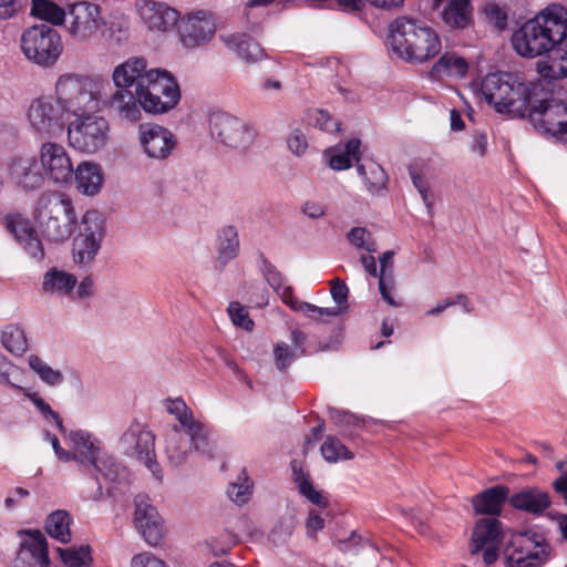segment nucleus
<instances>
[{
    "label": "nucleus",
    "instance_id": "obj_39",
    "mask_svg": "<svg viewBox=\"0 0 567 567\" xmlns=\"http://www.w3.org/2000/svg\"><path fill=\"white\" fill-rule=\"evenodd\" d=\"M70 445L75 451L80 461L92 463L99 455V447L93 442L91 434L85 431H72L69 435Z\"/></svg>",
    "mask_w": 567,
    "mask_h": 567
},
{
    "label": "nucleus",
    "instance_id": "obj_49",
    "mask_svg": "<svg viewBox=\"0 0 567 567\" xmlns=\"http://www.w3.org/2000/svg\"><path fill=\"white\" fill-rule=\"evenodd\" d=\"M348 241L357 249H363L368 252L378 250L377 243L371 238L370 231L364 227H353L347 234Z\"/></svg>",
    "mask_w": 567,
    "mask_h": 567
},
{
    "label": "nucleus",
    "instance_id": "obj_7",
    "mask_svg": "<svg viewBox=\"0 0 567 567\" xmlns=\"http://www.w3.org/2000/svg\"><path fill=\"white\" fill-rule=\"evenodd\" d=\"M152 76L144 82L135 97L137 110L150 114H164L173 110L181 100V90L175 78L165 70L151 69Z\"/></svg>",
    "mask_w": 567,
    "mask_h": 567
},
{
    "label": "nucleus",
    "instance_id": "obj_42",
    "mask_svg": "<svg viewBox=\"0 0 567 567\" xmlns=\"http://www.w3.org/2000/svg\"><path fill=\"white\" fill-rule=\"evenodd\" d=\"M3 347L14 355H22L28 349V341L23 329L10 326L2 332Z\"/></svg>",
    "mask_w": 567,
    "mask_h": 567
},
{
    "label": "nucleus",
    "instance_id": "obj_16",
    "mask_svg": "<svg viewBox=\"0 0 567 567\" xmlns=\"http://www.w3.org/2000/svg\"><path fill=\"white\" fill-rule=\"evenodd\" d=\"M549 557V546L543 539L520 535L505 554V567H542Z\"/></svg>",
    "mask_w": 567,
    "mask_h": 567
},
{
    "label": "nucleus",
    "instance_id": "obj_58",
    "mask_svg": "<svg viewBox=\"0 0 567 567\" xmlns=\"http://www.w3.org/2000/svg\"><path fill=\"white\" fill-rule=\"evenodd\" d=\"M275 363L279 371H285L295 359L293 352L285 343L277 344L274 349Z\"/></svg>",
    "mask_w": 567,
    "mask_h": 567
},
{
    "label": "nucleus",
    "instance_id": "obj_40",
    "mask_svg": "<svg viewBox=\"0 0 567 567\" xmlns=\"http://www.w3.org/2000/svg\"><path fill=\"white\" fill-rule=\"evenodd\" d=\"M31 14L55 25L62 24L66 17L65 11L50 0H32Z\"/></svg>",
    "mask_w": 567,
    "mask_h": 567
},
{
    "label": "nucleus",
    "instance_id": "obj_64",
    "mask_svg": "<svg viewBox=\"0 0 567 567\" xmlns=\"http://www.w3.org/2000/svg\"><path fill=\"white\" fill-rule=\"evenodd\" d=\"M323 527L324 519L315 511H310L306 522L308 536L312 537L318 530H321Z\"/></svg>",
    "mask_w": 567,
    "mask_h": 567
},
{
    "label": "nucleus",
    "instance_id": "obj_31",
    "mask_svg": "<svg viewBox=\"0 0 567 567\" xmlns=\"http://www.w3.org/2000/svg\"><path fill=\"white\" fill-rule=\"evenodd\" d=\"M192 447L194 444L190 437H184L179 426L174 425L166 436L165 453L169 463L174 466L185 463Z\"/></svg>",
    "mask_w": 567,
    "mask_h": 567
},
{
    "label": "nucleus",
    "instance_id": "obj_33",
    "mask_svg": "<svg viewBox=\"0 0 567 567\" xmlns=\"http://www.w3.org/2000/svg\"><path fill=\"white\" fill-rule=\"evenodd\" d=\"M78 284L74 275L52 268L43 276L42 289L47 293L58 296H69Z\"/></svg>",
    "mask_w": 567,
    "mask_h": 567
},
{
    "label": "nucleus",
    "instance_id": "obj_32",
    "mask_svg": "<svg viewBox=\"0 0 567 567\" xmlns=\"http://www.w3.org/2000/svg\"><path fill=\"white\" fill-rule=\"evenodd\" d=\"M357 172L363 178L370 194L379 195L386 189L388 175L377 162L367 159L357 165Z\"/></svg>",
    "mask_w": 567,
    "mask_h": 567
},
{
    "label": "nucleus",
    "instance_id": "obj_56",
    "mask_svg": "<svg viewBox=\"0 0 567 567\" xmlns=\"http://www.w3.org/2000/svg\"><path fill=\"white\" fill-rule=\"evenodd\" d=\"M330 293L332 299L336 301V303L339 307H334L337 310H339V315L342 310L347 308V301H348V287L346 282L339 278H336L331 281V288Z\"/></svg>",
    "mask_w": 567,
    "mask_h": 567
},
{
    "label": "nucleus",
    "instance_id": "obj_43",
    "mask_svg": "<svg viewBox=\"0 0 567 567\" xmlns=\"http://www.w3.org/2000/svg\"><path fill=\"white\" fill-rule=\"evenodd\" d=\"M56 551L66 567H82L92 561L91 547L89 545H82L78 548L58 547Z\"/></svg>",
    "mask_w": 567,
    "mask_h": 567
},
{
    "label": "nucleus",
    "instance_id": "obj_44",
    "mask_svg": "<svg viewBox=\"0 0 567 567\" xmlns=\"http://www.w3.org/2000/svg\"><path fill=\"white\" fill-rule=\"evenodd\" d=\"M321 454L327 462L336 463L340 460H352L353 453L334 436H327L321 446Z\"/></svg>",
    "mask_w": 567,
    "mask_h": 567
},
{
    "label": "nucleus",
    "instance_id": "obj_2",
    "mask_svg": "<svg viewBox=\"0 0 567 567\" xmlns=\"http://www.w3.org/2000/svg\"><path fill=\"white\" fill-rule=\"evenodd\" d=\"M542 91L540 83L525 82L507 72L488 73L481 81L482 97L495 112L525 118Z\"/></svg>",
    "mask_w": 567,
    "mask_h": 567
},
{
    "label": "nucleus",
    "instance_id": "obj_30",
    "mask_svg": "<svg viewBox=\"0 0 567 567\" xmlns=\"http://www.w3.org/2000/svg\"><path fill=\"white\" fill-rule=\"evenodd\" d=\"M360 145V140L351 138L343 146L339 145L327 150L324 156L329 161V166L334 171H342L349 168L352 161L359 162Z\"/></svg>",
    "mask_w": 567,
    "mask_h": 567
},
{
    "label": "nucleus",
    "instance_id": "obj_61",
    "mask_svg": "<svg viewBox=\"0 0 567 567\" xmlns=\"http://www.w3.org/2000/svg\"><path fill=\"white\" fill-rule=\"evenodd\" d=\"M132 567H168L166 563L152 553H142L135 555L131 561Z\"/></svg>",
    "mask_w": 567,
    "mask_h": 567
},
{
    "label": "nucleus",
    "instance_id": "obj_14",
    "mask_svg": "<svg viewBox=\"0 0 567 567\" xmlns=\"http://www.w3.org/2000/svg\"><path fill=\"white\" fill-rule=\"evenodd\" d=\"M28 118L38 135L53 137L63 133L69 117L52 97H38L29 106Z\"/></svg>",
    "mask_w": 567,
    "mask_h": 567
},
{
    "label": "nucleus",
    "instance_id": "obj_60",
    "mask_svg": "<svg viewBox=\"0 0 567 567\" xmlns=\"http://www.w3.org/2000/svg\"><path fill=\"white\" fill-rule=\"evenodd\" d=\"M288 147L297 156H300L306 152L308 143L305 134L300 130L296 128L290 133L288 137Z\"/></svg>",
    "mask_w": 567,
    "mask_h": 567
},
{
    "label": "nucleus",
    "instance_id": "obj_48",
    "mask_svg": "<svg viewBox=\"0 0 567 567\" xmlns=\"http://www.w3.org/2000/svg\"><path fill=\"white\" fill-rule=\"evenodd\" d=\"M29 365L33 371H35L39 374L43 382L50 385L60 384L63 380V375L59 370H53L38 355H31L29 358Z\"/></svg>",
    "mask_w": 567,
    "mask_h": 567
},
{
    "label": "nucleus",
    "instance_id": "obj_45",
    "mask_svg": "<svg viewBox=\"0 0 567 567\" xmlns=\"http://www.w3.org/2000/svg\"><path fill=\"white\" fill-rule=\"evenodd\" d=\"M307 123L323 132H339L341 123L334 120L329 112L320 109L310 110L307 113Z\"/></svg>",
    "mask_w": 567,
    "mask_h": 567
},
{
    "label": "nucleus",
    "instance_id": "obj_3",
    "mask_svg": "<svg viewBox=\"0 0 567 567\" xmlns=\"http://www.w3.org/2000/svg\"><path fill=\"white\" fill-rule=\"evenodd\" d=\"M389 44L398 58L416 64L433 59L442 49L434 29L408 17H399L390 23Z\"/></svg>",
    "mask_w": 567,
    "mask_h": 567
},
{
    "label": "nucleus",
    "instance_id": "obj_52",
    "mask_svg": "<svg viewBox=\"0 0 567 567\" xmlns=\"http://www.w3.org/2000/svg\"><path fill=\"white\" fill-rule=\"evenodd\" d=\"M486 20L497 29L504 30L507 27V14L496 2H486L482 7Z\"/></svg>",
    "mask_w": 567,
    "mask_h": 567
},
{
    "label": "nucleus",
    "instance_id": "obj_50",
    "mask_svg": "<svg viewBox=\"0 0 567 567\" xmlns=\"http://www.w3.org/2000/svg\"><path fill=\"white\" fill-rule=\"evenodd\" d=\"M261 271L266 281L276 292H280V290L287 286L286 278L277 269V267L274 266L270 261H268L264 256H261Z\"/></svg>",
    "mask_w": 567,
    "mask_h": 567
},
{
    "label": "nucleus",
    "instance_id": "obj_62",
    "mask_svg": "<svg viewBox=\"0 0 567 567\" xmlns=\"http://www.w3.org/2000/svg\"><path fill=\"white\" fill-rule=\"evenodd\" d=\"M394 287V278L392 270H390L389 276H379V290L382 296V299L386 301L390 306H399L398 302L393 299L391 295V290Z\"/></svg>",
    "mask_w": 567,
    "mask_h": 567
},
{
    "label": "nucleus",
    "instance_id": "obj_41",
    "mask_svg": "<svg viewBox=\"0 0 567 567\" xmlns=\"http://www.w3.org/2000/svg\"><path fill=\"white\" fill-rule=\"evenodd\" d=\"M2 225L19 244L31 236L34 231L30 220L19 213L7 214L2 219Z\"/></svg>",
    "mask_w": 567,
    "mask_h": 567
},
{
    "label": "nucleus",
    "instance_id": "obj_5",
    "mask_svg": "<svg viewBox=\"0 0 567 567\" xmlns=\"http://www.w3.org/2000/svg\"><path fill=\"white\" fill-rule=\"evenodd\" d=\"M35 219L42 235L54 243L69 239L78 221L73 202L63 193L42 195L37 204Z\"/></svg>",
    "mask_w": 567,
    "mask_h": 567
},
{
    "label": "nucleus",
    "instance_id": "obj_18",
    "mask_svg": "<svg viewBox=\"0 0 567 567\" xmlns=\"http://www.w3.org/2000/svg\"><path fill=\"white\" fill-rule=\"evenodd\" d=\"M166 411L174 415L179 422V429L184 430L186 435L190 437L194 449L207 455L213 456V450L208 441V431L203 423L194 417L192 410L182 399H168L164 402Z\"/></svg>",
    "mask_w": 567,
    "mask_h": 567
},
{
    "label": "nucleus",
    "instance_id": "obj_9",
    "mask_svg": "<svg viewBox=\"0 0 567 567\" xmlns=\"http://www.w3.org/2000/svg\"><path fill=\"white\" fill-rule=\"evenodd\" d=\"M536 131L567 141V104L540 91L526 116Z\"/></svg>",
    "mask_w": 567,
    "mask_h": 567
},
{
    "label": "nucleus",
    "instance_id": "obj_46",
    "mask_svg": "<svg viewBox=\"0 0 567 567\" xmlns=\"http://www.w3.org/2000/svg\"><path fill=\"white\" fill-rule=\"evenodd\" d=\"M105 478L116 481L123 476L125 468L113 456H96L91 463Z\"/></svg>",
    "mask_w": 567,
    "mask_h": 567
},
{
    "label": "nucleus",
    "instance_id": "obj_21",
    "mask_svg": "<svg viewBox=\"0 0 567 567\" xmlns=\"http://www.w3.org/2000/svg\"><path fill=\"white\" fill-rule=\"evenodd\" d=\"M181 41L186 48H197L208 43L215 34V23L204 12H197L179 22Z\"/></svg>",
    "mask_w": 567,
    "mask_h": 567
},
{
    "label": "nucleus",
    "instance_id": "obj_28",
    "mask_svg": "<svg viewBox=\"0 0 567 567\" xmlns=\"http://www.w3.org/2000/svg\"><path fill=\"white\" fill-rule=\"evenodd\" d=\"M509 494V488L504 485L491 487L472 499L474 509L480 514L497 515Z\"/></svg>",
    "mask_w": 567,
    "mask_h": 567
},
{
    "label": "nucleus",
    "instance_id": "obj_4",
    "mask_svg": "<svg viewBox=\"0 0 567 567\" xmlns=\"http://www.w3.org/2000/svg\"><path fill=\"white\" fill-rule=\"evenodd\" d=\"M148 76H152L151 69L147 68L146 59L142 56L128 58L116 65L112 73L116 91L107 101L109 109L122 120L138 121L141 112L137 110L135 97Z\"/></svg>",
    "mask_w": 567,
    "mask_h": 567
},
{
    "label": "nucleus",
    "instance_id": "obj_1",
    "mask_svg": "<svg viewBox=\"0 0 567 567\" xmlns=\"http://www.w3.org/2000/svg\"><path fill=\"white\" fill-rule=\"evenodd\" d=\"M567 39V9L550 3L527 20L512 37L515 51L524 58L551 52Z\"/></svg>",
    "mask_w": 567,
    "mask_h": 567
},
{
    "label": "nucleus",
    "instance_id": "obj_51",
    "mask_svg": "<svg viewBox=\"0 0 567 567\" xmlns=\"http://www.w3.org/2000/svg\"><path fill=\"white\" fill-rule=\"evenodd\" d=\"M537 71L539 75L547 81L567 76V66L563 65L556 58L551 62H538Z\"/></svg>",
    "mask_w": 567,
    "mask_h": 567
},
{
    "label": "nucleus",
    "instance_id": "obj_20",
    "mask_svg": "<svg viewBox=\"0 0 567 567\" xmlns=\"http://www.w3.org/2000/svg\"><path fill=\"white\" fill-rule=\"evenodd\" d=\"M138 142L144 154L155 161L166 159L177 146L174 134L168 128L157 124H141Z\"/></svg>",
    "mask_w": 567,
    "mask_h": 567
},
{
    "label": "nucleus",
    "instance_id": "obj_34",
    "mask_svg": "<svg viewBox=\"0 0 567 567\" xmlns=\"http://www.w3.org/2000/svg\"><path fill=\"white\" fill-rule=\"evenodd\" d=\"M471 0H450L441 13L443 22L451 29H465L472 21Z\"/></svg>",
    "mask_w": 567,
    "mask_h": 567
},
{
    "label": "nucleus",
    "instance_id": "obj_37",
    "mask_svg": "<svg viewBox=\"0 0 567 567\" xmlns=\"http://www.w3.org/2000/svg\"><path fill=\"white\" fill-rule=\"evenodd\" d=\"M71 518L65 511H55L50 514L45 520V532L62 544L71 542L70 532Z\"/></svg>",
    "mask_w": 567,
    "mask_h": 567
},
{
    "label": "nucleus",
    "instance_id": "obj_17",
    "mask_svg": "<svg viewBox=\"0 0 567 567\" xmlns=\"http://www.w3.org/2000/svg\"><path fill=\"white\" fill-rule=\"evenodd\" d=\"M504 538L502 523L495 517H485L477 520L472 538L471 554L483 551V560L492 565L497 560L499 546Z\"/></svg>",
    "mask_w": 567,
    "mask_h": 567
},
{
    "label": "nucleus",
    "instance_id": "obj_57",
    "mask_svg": "<svg viewBox=\"0 0 567 567\" xmlns=\"http://www.w3.org/2000/svg\"><path fill=\"white\" fill-rule=\"evenodd\" d=\"M20 245L34 260L40 261L44 258V248L35 231H33L32 235L25 238Z\"/></svg>",
    "mask_w": 567,
    "mask_h": 567
},
{
    "label": "nucleus",
    "instance_id": "obj_35",
    "mask_svg": "<svg viewBox=\"0 0 567 567\" xmlns=\"http://www.w3.org/2000/svg\"><path fill=\"white\" fill-rule=\"evenodd\" d=\"M217 261L225 267L230 260L235 259L239 252L238 231L234 226H225L218 230L217 240Z\"/></svg>",
    "mask_w": 567,
    "mask_h": 567
},
{
    "label": "nucleus",
    "instance_id": "obj_25",
    "mask_svg": "<svg viewBox=\"0 0 567 567\" xmlns=\"http://www.w3.org/2000/svg\"><path fill=\"white\" fill-rule=\"evenodd\" d=\"M509 504L519 511L542 514L550 506L549 495L537 487H528L509 497Z\"/></svg>",
    "mask_w": 567,
    "mask_h": 567
},
{
    "label": "nucleus",
    "instance_id": "obj_55",
    "mask_svg": "<svg viewBox=\"0 0 567 567\" xmlns=\"http://www.w3.org/2000/svg\"><path fill=\"white\" fill-rule=\"evenodd\" d=\"M330 419L343 431H350L351 427L360 425V419L347 411L329 409Z\"/></svg>",
    "mask_w": 567,
    "mask_h": 567
},
{
    "label": "nucleus",
    "instance_id": "obj_26",
    "mask_svg": "<svg viewBox=\"0 0 567 567\" xmlns=\"http://www.w3.org/2000/svg\"><path fill=\"white\" fill-rule=\"evenodd\" d=\"M225 45L237 53L247 63H255L264 58V50L258 42L245 33H233L220 37Z\"/></svg>",
    "mask_w": 567,
    "mask_h": 567
},
{
    "label": "nucleus",
    "instance_id": "obj_53",
    "mask_svg": "<svg viewBox=\"0 0 567 567\" xmlns=\"http://www.w3.org/2000/svg\"><path fill=\"white\" fill-rule=\"evenodd\" d=\"M27 396L38 408V410L47 420H53L55 422L61 433L64 434L66 432L59 414L55 411H53L51 406L42 398H40L37 393H27Z\"/></svg>",
    "mask_w": 567,
    "mask_h": 567
},
{
    "label": "nucleus",
    "instance_id": "obj_6",
    "mask_svg": "<svg viewBox=\"0 0 567 567\" xmlns=\"http://www.w3.org/2000/svg\"><path fill=\"white\" fill-rule=\"evenodd\" d=\"M96 89V84L86 76L63 74L55 84V101L68 117L91 114L100 109Z\"/></svg>",
    "mask_w": 567,
    "mask_h": 567
},
{
    "label": "nucleus",
    "instance_id": "obj_13",
    "mask_svg": "<svg viewBox=\"0 0 567 567\" xmlns=\"http://www.w3.org/2000/svg\"><path fill=\"white\" fill-rule=\"evenodd\" d=\"M65 18L70 37L81 43L90 42L104 25L100 7L89 1L71 4Z\"/></svg>",
    "mask_w": 567,
    "mask_h": 567
},
{
    "label": "nucleus",
    "instance_id": "obj_15",
    "mask_svg": "<svg viewBox=\"0 0 567 567\" xmlns=\"http://www.w3.org/2000/svg\"><path fill=\"white\" fill-rule=\"evenodd\" d=\"M212 135L233 148H246L255 138L252 126L227 113H214L209 118Z\"/></svg>",
    "mask_w": 567,
    "mask_h": 567
},
{
    "label": "nucleus",
    "instance_id": "obj_63",
    "mask_svg": "<svg viewBox=\"0 0 567 567\" xmlns=\"http://www.w3.org/2000/svg\"><path fill=\"white\" fill-rule=\"evenodd\" d=\"M19 0H0V20H7L14 17L20 10Z\"/></svg>",
    "mask_w": 567,
    "mask_h": 567
},
{
    "label": "nucleus",
    "instance_id": "obj_22",
    "mask_svg": "<svg viewBox=\"0 0 567 567\" xmlns=\"http://www.w3.org/2000/svg\"><path fill=\"white\" fill-rule=\"evenodd\" d=\"M134 522L137 530L148 545L157 546L162 543L164 536L163 524L155 507L144 502H136Z\"/></svg>",
    "mask_w": 567,
    "mask_h": 567
},
{
    "label": "nucleus",
    "instance_id": "obj_29",
    "mask_svg": "<svg viewBox=\"0 0 567 567\" xmlns=\"http://www.w3.org/2000/svg\"><path fill=\"white\" fill-rule=\"evenodd\" d=\"M277 293L280 296L282 302L289 306L291 310L302 312L310 319L320 320L323 317L339 316V310L336 308L318 307L316 305L298 300L293 295V289L291 286L287 285L280 290V292Z\"/></svg>",
    "mask_w": 567,
    "mask_h": 567
},
{
    "label": "nucleus",
    "instance_id": "obj_24",
    "mask_svg": "<svg viewBox=\"0 0 567 567\" xmlns=\"http://www.w3.org/2000/svg\"><path fill=\"white\" fill-rule=\"evenodd\" d=\"M141 17L151 29L166 31L178 22L179 13L165 3L147 1L141 8Z\"/></svg>",
    "mask_w": 567,
    "mask_h": 567
},
{
    "label": "nucleus",
    "instance_id": "obj_36",
    "mask_svg": "<svg viewBox=\"0 0 567 567\" xmlns=\"http://www.w3.org/2000/svg\"><path fill=\"white\" fill-rule=\"evenodd\" d=\"M22 533L28 536L22 542V547L32 555L39 566H49V548L44 535L39 529L23 530Z\"/></svg>",
    "mask_w": 567,
    "mask_h": 567
},
{
    "label": "nucleus",
    "instance_id": "obj_27",
    "mask_svg": "<svg viewBox=\"0 0 567 567\" xmlns=\"http://www.w3.org/2000/svg\"><path fill=\"white\" fill-rule=\"evenodd\" d=\"M73 178L76 189L84 195H95L103 183V174L100 165L92 162H82L73 167Z\"/></svg>",
    "mask_w": 567,
    "mask_h": 567
},
{
    "label": "nucleus",
    "instance_id": "obj_19",
    "mask_svg": "<svg viewBox=\"0 0 567 567\" xmlns=\"http://www.w3.org/2000/svg\"><path fill=\"white\" fill-rule=\"evenodd\" d=\"M41 168L55 184H70L73 181V164L65 147L55 142H45L40 148Z\"/></svg>",
    "mask_w": 567,
    "mask_h": 567
},
{
    "label": "nucleus",
    "instance_id": "obj_10",
    "mask_svg": "<svg viewBox=\"0 0 567 567\" xmlns=\"http://www.w3.org/2000/svg\"><path fill=\"white\" fill-rule=\"evenodd\" d=\"M120 443L124 454L135 456L157 480H162L161 466L155 460V436L144 424L133 421Z\"/></svg>",
    "mask_w": 567,
    "mask_h": 567
},
{
    "label": "nucleus",
    "instance_id": "obj_23",
    "mask_svg": "<svg viewBox=\"0 0 567 567\" xmlns=\"http://www.w3.org/2000/svg\"><path fill=\"white\" fill-rule=\"evenodd\" d=\"M8 169L10 179L27 190L39 188L44 181L41 166L33 156L13 158Z\"/></svg>",
    "mask_w": 567,
    "mask_h": 567
},
{
    "label": "nucleus",
    "instance_id": "obj_11",
    "mask_svg": "<svg viewBox=\"0 0 567 567\" xmlns=\"http://www.w3.org/2000/svg\"><path fill=\"white\" fill-rule=\"evenodd\" d=\"M104 236V220L96 210H87L80 225V231L72 244L75 264L87 265L97 255Z\"/></svg>",
    "mask_w": 567,
    "mask_h": 567
},
{
    "label": "nucleus",
    "instance_id": "obj_47",
    "mask_svg": "<svg viewBox=\"0 0 567 567\" xmlns=\"http://www.w3.org/2000/svg\"><path fill=\"white\" fill-rule=\"evenodd\" d=\"M251 487L252 485L249 482L246 471L244 470L243 473L238 476L237 482H234L229 485L227 494L234 503L243 505L248 502L251 495Z\"/></svg>",
    "mask_w": 567,
    "mask_h": 567
},
{
    "label": "nucleus",
    "instance_id": "obj_38",
    "mask_svg": "<svg viewBox=\"0 0 567 567\" xmlns=\"http://www.w3.org/2000/svg\"><path fill=\"white\" fill-rule=\"evenodd\" d=\"M468 70V64L465 59L454 54V53H445L443 54L436 63L432 66V75L441 76H465Z\"/></svg>",
    "mask_w": 567,
    "mask_h": 567
},
{
    "label": "nucleus",
    "instance_id": "obj_54",
    "mask_svg": "<svg viewBox=\"0 0 567 567\" xmlns=\"http://www.w3.org/2000/svg\"><path fill=\"white\" fill-rule=\"evenodd\" d=\"M228 313L235 326L244 328L247 331H251L254 328V321L248 317V312L243 308L239 302H231L228 307Z\"/></svg>",
    "mask_w": 567,
    "mask_h": 567
},
{
    "label": "nucleus",
    "instance_id": "obj_12",
    "mask_svg": "<svg viewBox=\"0 0 567 567\" xmlns=\"http://www.w3.org/2000/svg\"><path fill=\"white\" fill-rule=\"evenodd\" d=\"M78 117L68 128L70 145L81 152L95 153L107 141L109 123L102 116Z\"/></svg>",
    "mask_w": 567,
    "mask_h": 567
},
{
    "label": "nucleus",
    "instance_id": "obj_59",
    "mask_svg": "<svg viewBox=\"0 0 567 567\" xmlns=\"http://www.w3.org/2000/svg\"><path fill=\"white\" fill-rule=\"evenodd\" d=\"M298 491L303 497H306L312 504L323 508L328 506V501L323 498L320 492L315 489L311 482H302V486H300Z\"/></svg>",
    "mask_w": 567,
    "mask_h": 567
},
{
    "label": "nucleus",
    "instance_id": "obj_8",
    "mask_svg": "<svg viewBox=\"0 0 567 567\" xmlns=\"http://www.w3.org/2000/svg\"><path fill=\"white\" fill-rule=\"evenodd\" d=\"M20 42L25 58L43 68L54 65L63 52L60 33L44 23L25 29Z\"/></svg>",
    "mask_w": 567,
    "mask_h": 567
}]
</instances>
